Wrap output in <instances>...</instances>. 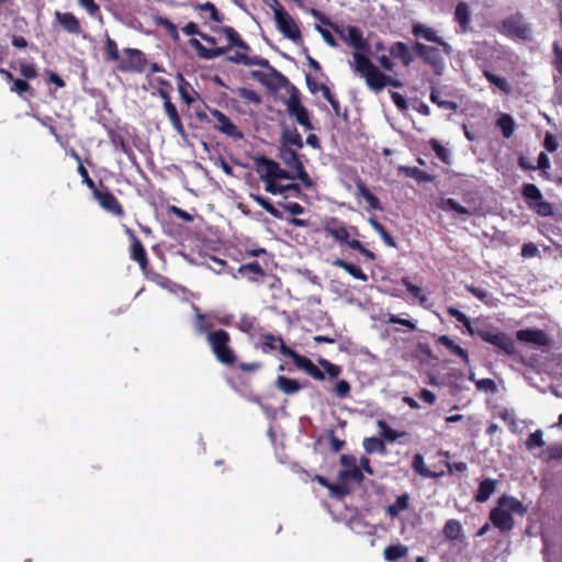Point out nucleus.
Listing matches in <instances>:
<instances>
[{
  "label": "nucleus",
  "instance_id": "1",
  "mask_svg": "<svg viewBox=\"0 0 562 562\" xmlns=\"http://www.w3.org/2000/svg\"><path fill=\"white\" fill-rule=\"evenodd\" d=\"M347 36L345 43L353 47L356 52L352 53L353 63L351 68L356 74L366 80L367 86L379 92L387 86L400 88L402 82L393 77L383 74L370 59L364 52L369 50V44L363 38L360 29L353 25L346 27Z\"/></svg>",
  "mask_w": 562,
  "mask_h": 562
},
{
  "label": "nucleus",
  "instance_id": "2",
  "mask_svg": "<svg viewBox=\"0 0 562 562\" xmlns=\"http://www.w3.org/2000/svg\"><path fill=\"white\" fill-rule=\"evenodd\" d=\"M261 339L262 342L260 349L263 353L279 350L282 356L291 358L296 368L303 370L314 380L323 381L325 379L324 372L311 359L300 355L297 351L286 346L281 336L265 333L261 335Z\"/></svg>",
  "mask_w": 562,
  "mask_h": 562
},
{
  "label": "nucleus",
  "instance_id": "3",
  "mask_svg": "<svg viewBox=\"0 0 562 562\" xmlns=\"http://www.w3.org/2000/svg\"><path fill=\"white\" fill-rule=\"evenodd\" d=\"M209 344L216 360L225 366H233L236 362V353L231 346L232 338L225 329H215L206 336Z\"/></svg>",
  "mask_w": 562,
  "mask_h": 562
},
{
  "label": "nucleus",
  "instance_id": "4",
  "mask_svg": "<svg viewBox=\"0 0 562 562\" xmlns=\"http://www.w3.org/2000/svg\"><path fill=\"white\" fill-rule=\"evenodd\" d=\"M524 505L515 497L502 496L498 499V506L494 507V528L503 532H508L514 526L513 513L522 515L525 513Z\"/></svg>",
  "mask_w": 562,
  "mask_h": 562
},
{
  "label": "nucleus",
  "instance_id": "5",
  "mask_svg": "<svg viewBox=\"0 0 562 562\" xmlns=\"http://www.w3.org/2000/svg\"><path fill=\"white\" fill-rule=\"evenodd\" d=\"M521 195L528 207L539 216H551L553 206L550 202L543 200V195L539 188L533 183H525L521 187Z\"/></svg>",
  "mask_w": 562,
  "mask_h": 562
},
{
  "label": "nucleus",
  "instance_id": "6",
  "mask_svg": "<svg viewBox=\"0 0 562 562\" xmlns=\"http://www.w3.org/2000/svg\"><path fill=\"white\" fill-rule=\"evenodd\" d=\"M498 32L521 41H528L531 37L530 26L521 13H515L504 19L498 26Z\"/></svg>",
  "mask_w": 562,
  "mask_h": 562
},
{
  "label": "nucleus",
  "instance_id": "7",
  "mask_svg": "<svg viewBox=\"0 0 562 562\" xmlns=\"http://www.w3.org/2000/svg\"><path fill=\"white\" fill-rule=\"evenodd\" d=\"M412 52L425 64L429 65L436 75H442L445 69V61L440 48L425 45L420 42H415V44L412 46Z\"/></svg>",
  "mask_w": 562,
  "mask_h": 562
},
{
  "label": "nucleus",
  "instance_id": "8",
  "mask_svg": "<svg viewBox=\"0 0 562 562\" xmlns=\"http://www.w3.org/2000/svg\"><path fill=\"white\" fill-rule=\"evenodd\" d=\"M92 195L104 211L117 217L125 215V211L120 201L102 181H100L99 187L92 192Z\"/></svg>",
  "mask_w": 562,
  "mask_h": 562
},
{
  "label": "nucleus",
  "instance_id": "9",
  "mask_svg": "<svg viewBox=\"0 0 562 562\" xmlns=\"http://www.w3.org/2000/svg\"><path fill=\"white\" fill-rule=\"evenodd\" d=\"M277 30L286 38L294 43L302 42V33L294 21V19L286 12V10H278L274 16Z\"/></svg>",
  "mask_w": 562,
  "mask_h": 562
},
{
  "label": "nucleus",
  "instance_id": "10",
  "mask_svg": "<svg viewBox=\"0 0 562 562\" xmlns=\"http://www.w3.org/2000/svg\"><path fill=\"white\" fill-rule=\"evenodd\" d=\"M516 338L520 342L539 348H551L553 340L550 335L540 328H525L516 331Z\"/></svg>",
  "mask_w": 562,
  "mask_h": 562
},
{
  "label": "nucleus",
  "instance_id": "11",
  "mask_svg": "<svg viewBox=\"0 0 562 562\" xmlns=\"http://www.w3.org/2000/svg\"><path fill=\"white\" fill-rule=\"evenodd\" d=\"M285 105L288 113L291 116H294L300 125L308 131L314 128L310 120V113L307 109L301 103V99L297 93H292L286 100Z\"/></svg>",
  "mask_w": 562,
  "mask_h": 562
},
{
  "label": "nucleus",
  "instance_id": "12",
  "mask_svg": "<svg viewBox=\"0 0 562 562\" xmlns=\"http://www.w3.org/2000/svg\"><path fill=\"white\" fill-rule=\"evenodd\" d=\"M126 56L119 66L123 72H143L146 68L147 60L145 54L137 48H125L123 50Z\"/></svg>",
  "mask_w": 562,
  "mask_h": 562
},
{
  "label": "nucleus",
  "instance_id": "13",
  "mask_svg": "<svg viewBox=\"0 0 562 562\" xmlns=\"http://www.w3.org/2000/svg\"><path fill=\"white\" fill-rule=\"evenodd\" d=\"M340 464L344 467L338 473L339 481H353L357 484H362L364 475L361 469L357 465L356 458L351 454H341Z\"/></svg>",
  "mask_w": 562,
  "mask_h": 562
},
{
  "label": "nucleus",
  "instance_id": "14",
  "mask_svg": "<svg viewBox=\"0 0 562 562\" xmlns=\"http://www.w3.org/2000/svg\"><path fill=\"white\" fill-rule=\"evenodd\" d=\"M211 115L215 119L216 123L214 128L233 138L234 140H241L244 138L243 132L232 122V120L217 109L210 110Z\"/></svg>",
  "mask_w": 562,
  "mask_h": 562
},
{
  "label": "nucleus",
  "instance_id": "15",
  "mask_svg": "<svg viewBox=\"0 0 562 562\" xmlns=\"http://www.w3.org/2000/svg\"><path fill=\"white\" fill-rule=\"evenodd\" d=\"M126 232L131 237L130 257L132 260L136 261L139 265V268L143 272H146L148 268V258L146 249L142 244L140 239L135 235V233L132 229L127 228Z\"/></svg>",
  "mask_w": 562,
  "mask_h": 562
},
{
  "label": "nucleus",
  "instance_id": "16",
  "mask_svg": "<svg viewBox=\"0 0 562 562\" xmlns=\"http://www.w3.org/2000/svg\"><path fill=\"white\" fill-rule=\"evenodd\" d=\"M213 31L223 34L227 38L228 44L226 46L220 47L225 49V54L233 47H237L244 50V53L250 50V46L240 37L239 33L234 27L227 25L218 26L216 29H213Z\"/></svg>",
  "mask_w": 562,
  "mask_h": 562
},
{
  "label": "nucleus",
  "instance_id": "17",
  "mask_svg": "<svg viewBox=\"0 0 562 562\" xmlns=\"http://www.w3.org/2000/svg\"><path fill=\"white\" fill-rule=\"evenodd\" d=\"M256 169L262 181L276 180L277 172L280 168L279 162L266 156H258L255 158Z\"/></svg>",
  "mask_w": 562,
  "mask_h": 562
},
{
  "label": "nucleus",
  "instance_id": "18",
  "mask_svg": "<svg viewBox=\"0 0 562 562\" xmlns=\"http://www.w3.org/2000/svg\"><path fill=\"white\" fill-rule=\"evenodd\" d=\"M55 19L68 34L77 36L82 34L80 21L74 13L55 11Z\"/></svg>",
  "mask_w": 562,
  "mask_h": 562
},
{
  "label": "nucleus",
  "instance_id": "19",
  "mask_svg": "<svg viewBox=\"0 0 562 562\" xmlns=\"http://www.w3.org/2000/svg\"><path fill=\"white\" fill-rule=\"evenodd\" d=\"M412 33L417 37H423L428 42L436 43L437 45L442 47V52L446 55H449L451 52V47L448 43L443 41L442 37L438 36L436 31L430 27H427L423 24L413 25Z\"/></svg>",
  "mask_w": 562,
  "mask_h": 562
},
{
  "label": "nucleus",
  "instance_id": "20",
  "mask_svg": "<svg viewBox=\"0 0 562 562\" xmlns=\"http://www.w3.org/2000/svg\"><path fill=\"white\" fill-rule=\"evenodd\" d=\"M324 231L327 235L331 236L336 241L345 244L350 248V235L348 229L338 222L337 218H330L324 225Z\"/></svg>",
  "mask_w": 562,
  "mask_h": 562
},
{
  "label": "nucleus",
  "instance_id": "21",
  "mask_svg": "<svg viewBox=\"0 0 562 562\" xmlns=\"http://www.w3.org/2000/svg\"><path fill=\"white\" fill-rule=\"evenodd\" d=\"M108 137L115 150H121L127 156L128 160L133 165H137L136 155L131 148V146L126 143L123 135L119 134L116 131L111 128L108 131Z\"/></svg>",
  "mask_w": 562,
  "mask_h": 562
},
{
  "label": "nucleus",
  "instance_id": "22",
  "mask_svg": "<svg viewBox=\"0 0 562 562\" xmlns=\"http://www.w3.org/2000/svg\"><path fill=\"white\" fill-rule=\"evenodd\" d=\"M297 150L299 149L294 148L279 147L278 157L292 171L304 165L302 161V155H300Z\"/></svg>",
  "mask_w": 562,
  "mask_h": 562
},
{
  "label": "nucleus",
  "instance_id": "23",
  "mask_svg": "<svg viewBox=\"0 0 562 562\" xmlns=\"http://www.w3.org/2000/svg\"><path fill=\"white\" fill-rule=\"evenodd\" d=\"M280 147L302 149L304 142L299 131L294 128H284L280 136Z\"/></svg>",
  "mask_w": 562,
  "mask_h": 562
},
{
  "label": "nucleus",
  "instance_id": "24",
  "mask_svg": "<svg viewBox=\"0 0 562 562\" xmlns=\"http://www.w3.org/2000/svg\"><path fill=\"white\" fill-rule=\"evenodd\" d=\"M357 198H362L367 201L369 209L374 211H382L383 206L378 196H375L362 180L356 182Z\"/></svg>",
  "mask_w": 562,
  "mask_h": 562
},
{
  "label": "nucleus",
  "instance_id": "25",
  "mask_svg": "<svg viewBox=\"0 0 562 562\" xmlns=\"http://www.w3.org/2000/svg\"><path fill=\"white\" fill-rule=\"evenodd\" d=\"M389 53L393 58L400 59L405 67L411 66L414 60L408 45L403 42L393 43Z\"/></svg>",
  "mask_w": 562,
  "mask_h": 562
},
{
  "label": "nucleus",
  "instance_id": "26",
  "mask_svg": "<svg viewBox=\"0 0 562 562\" xmlns=\"http://www.w3.org/2000/svg\"><path fill=\"white\" fill-rule=\"evenodd\" d=\"M189 44L195 49L196 55L203 59H215L225 55V49L218 47L207 48L196 38L189 40Z\"/></svg>",
  "mask_w": 562,
  "mask_h": 562
},
{
  "label": "nucleus",
  "instance_id": "27",
  "mask_svg": "<svg viewBox=\"0 0 562 562\" xmlns=\"http://www.w3.org/2000/svg\"><path fill=\"white\" fill-rule=\"evenodd\" d=\"M454 20L460 26L461 33H465L470 29L471 23V11L467 2H459L454 10Z\"/></svg>",
  "mask_w": 562,
  "mask_h": 562
},
{
  "label": "nucleus",
  "instance_id": "28",
  "mask_svg": "<svg viewBox=\"0 0 562 562\" xmlns=\"http://www.w3.org/2000/svg\"><path fill=\"white\" fill-rule=\"evenodd\" d=\"M178 91L181 97V99L188 104L191 105L195 102L198 93L192 88L189 81L186 80V78L178 74Z\"/></svg>",
  "mask_w": 562,
  "mask_h": 562
},
{
  "label": "nucleus",
  "instance_id": "29",
  "mask_svg": "<svg viewBox=\"0 0 562 562\" xmlns=\"http://www.w3.org/2000/svg\"><path fill=\"white\" fill-rule=\"evenodd\" d=\"M333 266L345 270L348 274H350L352 278L357 280H360L362 282L368 281V276L361 270V268L344 259L336 258L333 261Z\"/></svg>",
  "mask_w": 562,
  "mask_h": 562
},
{
  "label": "nucleus",
  "instance_id": "30",
  "mask_svg": "<svg viewBox=\"0 0 562 562\" xmlns=\"http://www.w3.org/2000/svg\"><path fill=\"white\" fill-rule=\"evenodd\" d=\"M494 347L501 348L510 356L518 353L514 339L504 333L494 334Z\"/></svg>",
  "mask_w": 562,
  "mask_h": 562
},
{
  "label": "nucleus",
  "instance_id": "31",
  "mask_svg": "<svg viewBox=\"0 0 562 562\" xmlns=\"http://www.w3.org/2000/svg\"><path fill=\"white\" fill-rule=\"evenodd\" d=\"M164 110L175 131L180 135H184V126L176 105L172 102H167V104H164Z\"/></svg>",
  "mask_w": 562,
  "mask_h": 562
},
{
  "label": "nucleus",
  "instance_id": "32",
  "mask_svg": "<svg viewBox=\"0 0 562 562\" xmlns=\"http://www.w3.org/2000/svg\"><path fill=\"white\" fill-rule=\"evenodd\" d=\"M276 386L279 391L286 395L295 394L302 389V385L299 383L297 380L290 379L284 375H279L277 378Z\"/></svg>",
  "mask_w": 562,
  "mask_h": 562
},
{
  "label": "nucleus",
  "instance_id": "33",
  "mask_svg": "<svg viewBox=\"0 0 562 562\" xmlns=\"http://www.w3.org/2000/svg\"><path fill=\"white\" fill-rule=\"evenodd\" d=\"M495 124L497 127H499L505 138H509L514 135L516 124L510 114L501 113Z\"/></svg>",
  "mask_w": 562,
  "mask_h": 562
},
{
  "label": "nucleus",
  "instance_id": "34",
  "mask_svg": "<svg viewBox=\"0 0 562 562\" xmlns=\"http://www.w3.org/2000/svg\"><path fill=\"white\" fill-rule=\"evenodd\" d=\"M437 342L439 345L445 346L447 349L450 350L451 353L460 357L464 362L469 361L468 351L460 346H458L450 337L447 335L439 336L437 338Z\"/></svg>",
  "mask_w": 562,
  "mask_h": 562
},
{
  "label": "nucleus",
  "instance_id": "35",
  "mask_svg": "<svg viewBox=\"0 0 562 562\" xmlns=\"http://www.w3.org/2000/svg\"><path fill=\"white\" fill-rule=\"evenodd\" d=\"M238 272L251 281H256L258 277L266 276V271L257 261L241 265L238 269Z\"/></svg>",
  "mask_w": 562,
  "mask_h": 562
},
{
  "label": "nucleus",
  "instance_id": "36",
  "mask_svg": "<svg viewBox=\"0 0 562 562\" xmlns=\"http://www.w3.org/2000/svg\"><path fill=\"white\" fill-rule=\"evenodd\" d=\"M400 171L404 173L406 177L415 179L418 182H431L434 180V176L418 167L403 166L400 167Z\"/></svg>",
  "mask_w": 562,
  "mask_h": 562
},
{
  "label": "nucleus",
  "instance_id": "37",
  "mask_svg": "<svg viewBox=\"0 0 562 562\" xmlns=\"http://www.w3.org/2000/svg\"><path fill=\"white\" fill-rule=\"evenodd\" d=\"M429 99L434 104L442 110L456 112L459 108L457 102L442 99L440 91L436 87L431 88Z\"/></svg>",
  "mask_w": 562,
  "mask_h": 562
},
{
  "label": "nucleus",
  "instance_id": "38",
  "mask_svg": "<svg viewBox=\"0 0 562 562\" xmlns=\"http://www.w3.org/2000/svg\"><path fill=\"white\" fill-rule=\"evenodd\" d=\"M437 205L440 210L445 212H453L458 215L470 214L467 207L462 206L458 201H456L452 198L441 199Z\"/></svg>",
  "mask_w": 562,
  "mask_h": 562
},
{
  "label": "nucleus",
  "instance_id": "39",
  "mask_svg": "<svg viewBox=\"0 0 562 562\" xmlns=\"http://www.w3.org/2000/svg\"><path fill=\"white\" fill-rule=\"evenodd\" d=\"M412 467L414 471L422 475L423 477L436 479L441 475V473L432 472L426 467L424 457L420 453L414 456Z\"/></svg>",
  "mask_w": 562,
  "mask_h": 562
},
{
  "label": "nucleus",
  "instance_id": "40",
  "mask_svg": "<svg viewBox=\"0 0 562 562\" xmlns=\"http://www.w3.org/2000/svg\"><path fill=\"white\" fill-rule=\"evenodd\" d=\"M363 448L367 453H380L384 456L386 453V447L383 440L379 437H369L363 440Z\"/></svg>",
  "mask_w": 562,
  "mask_h": 562
},
{
  "label": "nucleus",
  "instance_id": "41",
  "mask_svg": "<svg viewBox=\"0 0 562 562\" xmlns=\"http://www.w3.org/2000/svg\"><path fill=\"white\" fill-rule=\"evenodd\" d=\"M408 507L409 496L408 494H402L396 498V501L393 504L387 506L386 513L394 518L397 517L401 512L408 509Z\"/></svg>",
  "mask_w": 562,
  "mask_h": 562
},
{
  "label": "nucleus",
  "instance_id": "42",
  "mask_svg": "<svg viewBox=\"0 0 562 562\" xmlns=\"http://www.w3.org/2000/svg\"><path fill=\"white\" fill-rule=\"evenodd\" d=\"M407 552L408 549L404 544H391L384 549V559L386 561L393 562L401 558H404L407 554Z\"/></svg>",
  "mask_w": 562,
  "mask_h": 562
},
{
  "label": "nucleus",
  "instance_id": "43",
  "mask_svg": "<svg viewBox=\"0 0 562 562\" xmlns=\"http://www.w3.org/2000/svg\"><path fill=\"white\" fill-rule=\"evenodd\" d=\"M378 426L380 428V436L386 441L393 442L396 439L406 436L405 431H397L391 428L384 420H379Z\"/></svg>",
  "mask_w": 562,
  "mask_h": 562
},
{
  "label": "nucleus",
  "instance_id": "44",
  "mask_svg": "<svg viewBox=\"0 0 562 562\" xmlns=\"http://www.w3.org/2000/svg\"><path fill=\"white\" fill-rule=\"evenodd\" d=\"M442 532L449 540H458L461 537L462 528L458 520L449 519L446 521Z\"/></svg>",
  "mask_w": 562,
  "mask_h": 562
},
{
  "label": "nucleus",
  "instance_id": "45",
  "mask_svg": "<svg viewBox=\"0 0 562 562\" xmlns=\"http://www.w3.org/2000/svg\"><path fill=\"white\" fill-rule=\"evenodd\" d=\"M194 328L195 331L200 335L209 336L210 333H213V323L206 321L204 314L198 312L194 319Z\"/></svg>",
  "mask_w": 562,
  "mask_h": 562
},
{
  "label": "nucleus",
  "instance_id": "46",
  "mask_svg": "<svg viewBox=\"0 0 562 562\" xmlns=\"http://www.w3.org/2000/svg\"><path fill=\"white\" fill-rule=\"evenodd\" d=\"M105 59L109 61H116L120 59V52L116 42L106 35L103 47Z\"/></svg>",
  "mask_w": 562,
  "mask_h": 562
},
{
  "label": "nucleus",
  "instance_id": "47",
  "mask_svg": "<svg viewBox=\"0 0 562 562\" xmlns=\"http://www.w3.org/2000/svg\"><path fill=\"white\" fill-rule=\"evenodd\" d=\"M252 199L274 218L281 220L283 217L282 213L267 198L255 194Z\"/></svg>",
  "mask_w": 562,
  "mask_h": 562
},
{
  "label": "nucleus",
  "instance_id": "48",
  "mask_svg": "<svg viewBox=\"0 0 562 562\" xmlns=\"http://www.w3.org/2000/svg\"><path fill=\"white\" fill-rule=\"evenodd\" d=\"M447 313L450 316L454 317L458 322L463 324V326L467 328L469 333H473L472 328H474V324H472L473 322L463 312H461L457 307L450 306L448 307Z\"/></svg>",
  "mask_w": 562,
  "mask_h": 562
},
{
  "label": "nucleus",
  "instance_id": "49",
  "mask_svg": "<svg viewBox=\"0 0 562 562\" xmlns=\"http://www.w3.org/2000/svg\"><path fill=\"white\" fill-rule=\"evenodd\" d=\"M235 93L240 99H243L249 103H254V104L261 103V97L255 90L248 89L246 87H239L235 90Z\"/></svg>",
  "mask_w": 562,
  "mask_h": 562
},
{
  "label": "nucleus",
  "instance_id": "50",
  "mask_svg": "<svg viewBox=\"0 0 562 562\" xmlns=\"http://www.w3.org/2000/svg\"><path fill=\"white\" fill-rule=\"evenodd\" d=\"M492 495V479L487 477L483 480L480 484L479 492L475 495L476 502H485Z\"/></svg>",
  "mask_w": 562,
  "mask_h": 562
},
{
  "label": "nucleus",
  "instance_id": "51",
  "mask_svg": "<svg viewBox=\"0 0 562 562\" xmlns=\"http://www.w3.org/2000/svg\"><path fill=\"white\" fill-rule=\"evenodd\" d=\"M256 325H257L256 317L244 315L239 318L237 327L240 331L250 335L256 329Z\"/></svg>",
  "mask_w": 562,
  "mask_h": 562
},
{
  "label": "nucleus",
  "instance_id": "52",
  "mask_svg": "<svg viewBox=\"0 0 562 562\" xmlns=\"http://www.w3.org/2000/svg\"><path fill=\"white\" fill-rule=\"evenodd\" d=\"M319 366L324 369V371L328 374L330 379H336L341 374V367L335 363H331L329 360L321 358L318 360Z\"/></svg>",
  "mask_w": 562,
  "mask_h": 562
},
{
  "label": "nucleus",
  "instance_id": "53",
  "mask_svg": "<svg viewBox=\"0 0 562 562\" xmlns=\"http://www.w3.org/2000/svg\"><path fill=\"white\" fill-rule=\"evenodd\" d=\"M156 23L157 25L162 26L173 41L179 40L178 29L176 24L172 23L169 19L159 16L157 18Z\"/></svg>",
  "mask_w": 562,
  "mask_h": 562
},
{
  "label": "nucleus",
  "instance_id": "54",
  "mask_svg": "<svg viewBox=\"0 0 562 562\" xmlns=\"http://www.w3.org/2000/svg\"><path fill=\"white\" fill-rule=\"evenodd\" d=\"M402 284L406 288V291L414 297L418 299L420 303L426 301V296L423 295L422 289L415 284H413L408 277H404L402 279Z\"/></svg>",
  "mask_w": 562,
  "mask_h": 562
},
{
  "label": "nucleus",
  "instance_id": "55",
  "mask_svg": "<svg viewBox=\"0 0 562 562\" xmlns=\"http://www.w3.org/2000/svg\"><path fill=\"white\" fill-rule=\"evenodd\" d=\"M265 190L271 194H284V189H295L294 186H284L277 183V180H266Z\"/></svg>",
  "mask_w": 562,
  "mask_h": 562
},
{
  "label": "nucleus",
  "instance_id": "56",
  "mask_svg": "<svg viewBox=\"0 0 562 562\" xmlns=\"http://www.w3.org/2000/svg\"><path fill=\"white\" fill-rule=\"evenodd\" d=\"M544 445V441H543V434L540 429L533 431L532 434H530L526 440V447L529 449V450H532L535 448H540Z\"/></svg>",
  "mask_w": 562,
  "mask_h": 562
},
{
  "label": "nucleus",
  "instance_id": "57",
  "mask_svg": "<svg viewBox=\"0 0 562 562\" xmlns=\"http://www.w3.org/2000/svg\"><path fill=\"white\" fill-rule=\"evenodd\" d=\"M11 83H12V86L10 88V91L14 92L19 95H23L24 93L30 92L32 90L30 83L25 79L14 78L11 81Z\"/></svg>",
  "mask_w": 562,
  "mask_h": 562
},
{
  "label": "nucleus",
  "instance_id": "58",
  "mask_svg": "<svg viewBox=\"0 0 562 562\" xmlns=\"http://www.w3.org/2000/svg\"><path fill=\"white\" fill-rule=\"evenodd\" d=\"M429 145L441 161L446 164L449 162L450 155L446 147H443L437 139H430Z\"/></svg>",
  "mask_w": 562,
  "mask_h": 562
},
{
  "label": "nucleus",
  "instance_id": "59",
  "mask_svg": "<svg viewBox=\"0 0 562 562\" xmlns=\"http://www.w3.org/2000/svg\"><path fill=\"white\" fill-rule=\"evenodd\" d=\"M201 11H209L210 19L216 23H222L224 21V15L218 12L216 7L212 2H205L199 5Z\"/></svg>",
  "mask_w": 562,
  "mask_h": 562
},
{
  "label": "nucleus",
  "instance_id": "60",
  "mask_svg": "<svg viewBox=\"0 0 562 562\" xmlns=\"http://www.w3.org/2000/svg\"><path fill=\"white\" fill-rule=\"evenodd\" d=\"M350 383L347 380H339L333 389V392L338 398H346L350 394Z\"/></svg>",
  "mask_w": 562,
  "mask_h": 562
},
{
  "label": "nucleus",
  "instance_id": "61",
  "mask_svg": "<svg viewBox=\"0 0 562 562\" xmlns=\"http://www.w3.org/2000/svg\"><path fill=\"white\" fill-rule=\"evenodd\" d=\"M19 71L25 80L35 79L37 77L36 67L33 64L22 61L19 66Z\"/></svg>",
  "mask_w": 562,
  "mask_h": 562
},
{
  "label": "nucleus",
  "instance_id": "62",
  "mask_svg": "<svg viewBox=\"0 0 562 562\" xmlns=\"http://www.w3.org/2000/svg\"><path fill=\"white\" fill-rule=\"evenodd\" d=\"M547 461L562 460V443L551 445L544 451Z\"/></svg>",
  "mask_w": 562,
  "mask_h": 562
},
{
  "label": "nucleus",
  "instance_id": "63",
  "mask_svg": "<svg viewBox=\"0 0 562 562\" xmlns=\"http://www.w3.org/2000/svg\"><path fill=\"white\" fill-rule=\"evenodd\" d=\"M294 172H295V179H299L305 188L310 189V188L314 187L315 183L311 179V177L307 173V171L305 170L304 165H302L296 170H294Z\"/></svg>",
  "mask_w": 562,
  "mask_h": 562
},
{
  "label": "nucleus",
  "instance_id": "64",
  "mask_svg": "<svg viewBox=\"0 0 562 562\" xmlns=\"http://www.w3.org/2000/svg\"><path fill=\"white\" fill-rule=\"evenodd\" d=\"M553 60L552 64L557 71L562 76V48L558 42L553 43Z\"/></svg>",
  "mask_w": 562,
  "mask_h": 562
}]
</instances>
